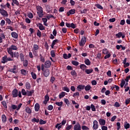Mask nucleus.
<instances>
[{
    "instance_id": "f257e3e1",
    "label": "nucleus",
    "mask_w": 130,
    "mask_h": 130,
    "mask_svg": "<svg viewBox=\"0 0 130 130\" xmlns=\"http://www.w3.org/2000/svg\"><path fill=\"white\" fill-rule=\"evenodd\" d=\"M13 50H18V47L14 45H11L10 47L7 48V51L11 56V57H14V52Z\"/></svg>"
},
{
    "instance_id": "f03ea898",
    "label": "nucleus",
    "mask_w": 130,
    "mask_h": 130,
    "mask_svg": "<svg viewBox=\"0 0 130 130\" xmlns=\"http://www.w3.org/2000/svg\"><path fill=\"white\" fill-rule=\"evenodd\" d=\"M12 96L13 98H17L18 97L19 98H22V94L21 93V91H18L17 88H14L12 91Z\"/></svg>"
},
{
    "instance_id": "7ed1b4c3",
    "label": "nucleus",
    "mask_w": 130,
    "mask_h": 130,
    "mask_svg": "<svg viewBox=\"0 0 130 130\" xmlns=\"http://www.w3.org/2000/svg\"><path fill=\"white\" fill-rule=\"evenodd\" d=\"M36 9L37 10V14L40 17V18H42L43 17V10L42 9V7L41 6H38L36 7Z\"/></svg>"
},
{
    "instance_id": "20e7f679",
    "label": "nucleus",
    "mask_w": 130,
    "mask_h": 130,
    "mask_svg": "<svg viewBox=\"0 0 130 130\" xmlns=\"http://www.w3.org/2000/svg\"><path fill=\"white\" fill-rule=\"evenodd\" d=\"M38 49H39V46L37 44H34L32 49V53L35 56L38 55Z\"/></svg>"
},
{
    "instance_id": "39448f33",
    "label": "nucleus",
    "mask_w": 130,
    "mask_h": 130,
    "mask_svg": "<svg viewBox=\"0 0 130 130\" xmlns=\"http://www.w3.org/2000/svg\"><path fill=\"white\" fill-rule=\"evenodd\" d=\"M86 37H82L81 40V41L79 42V44L80 46H84L85 44H86Z\"/></svg>"
},
{
    "instance_id": "423d86ee",
    "label": "nucleus",
    "mask_w": 130,
    "mask_h": 130,
    "mask_svg": "<svg viewBox=\"0 0 130 130\" xmlns=\"http://www.w3.org/2000/svg\"><path fill=\"white\" fill-rule=\"evenodd\" d=\"M9 71L14 74H17L18 73V67L17 66H14L13 68L9 69Z\"/></svg>"
},
{
    "instance_id": "0eeeda50",
    "label": "nucleus",
    "mask_w": 130,
    "mask_h": 130,
    "mask_svg": "<svg viewBox=\"0 0 130 130\" xmlns=\"http://www.w3.org/2000/svg\"><path fill=\"white\" fill-rule=\"evenodd\" d=\"M0 13L3 17H9V14H8V12L4 9H0Z\"/></svg>"
},
{
    "instance_id": "6e6552de",
    "label": "nucleus",
    "mask_w": 130,
    "mask_h": 130,
    "mask_svg": "<svg viewBox=\"0 0 130 130\" xmlns=\"http://www.w3.org/2000/svg\"><path fill=\"white\" fill-rule=\"evenodd\" d=\"M76 13V9H71L67 13V16L69 17L70 15H74Z\"/></svg>"
},
{
    "instance_id": "1a4fd4ad",
    "label": "nucleus",
    "mask_w": 130,
    "mask_h": 130,
    "mask_svg": "<svg viewBox=\"0 0 130 130\" xmlns=\"http://www.w3.org/2000/svg\"><path fill=\"white\" fill-rule=\"evenodd\" d=\"M37 26L41 31H43V30H45V27H44V26H43V24H42V23H38L37 24Z\"/></svg>"
},
{
    "instance_id": "9d476101",
    "label": "nucleus",
    "mask_w": 130,
    "mask_h": 130,
    "mask_svg": "<svg viewBox=\"0 0 130 130\" xmlns=\"http://www.w3.org/2000/svg\"><path fill=\"white\" fill-rule=\"evenodd\" d=\"M44 66L45 68H50V66H51V62H50V60H47L45 62Z\"/></svg>"
},
{
    "instance_id": "9b49d317",
    "label": "nucleus",
    "mask_w": 130,
    "mask_h": 130,
    "mask_svg": "<svg viewBox=\"0 0 130 130\" xmlns=\"http://www.w3.org/2000/svg\"><path fill=\"white\" fill-rule=\"evenodd\" d=\"M93 129H97L98 128V121L97 120L93 121Z\"/></svg>"
},
{
    "instance_id": "f8f14e48",
    "label": "nucleus",
    "mask_w": 130,
    "mask_h": 130,
    "mask_svg": "<svg viewBox=\"0 0 130 130\" xmlns=\"http://www.w3.org/2000/svg\"><path fill=\"white\" fill-rule=\"evenodd\" d=\"M1 7L3 8L4 9H6V8H8V9H10V7H11V5L9 2H7L6 5L1 4Z\"/></svg>"
},
{
    "instance_id": "ddd939ff",
    "label": "nucleus",
    "mask_w": 130,
    "mask_h": 130,
    "mask_svg": "<svg viewBox=\"0 0 130 130\" xmlns=\"http://www.w3.org/2000/svg\"><path fill=\"white\" fill-rule=\"evenodd\" d=\"M74 130H81V125L77 123V124L74 126Z\"/></svg>"
},
{
    "instance_id": "4468645a",
    "label": "nucleus",
    "mask_w": 130,
    "mask_h": 130,
    "mask_svg": "<svg viewBox=\"0 0 130 130\" xmlns=\"http://www.w3.org/2000/svg\"><path fill=\"white\" fill-rule=\"evenodd\" d=\"M77 89L78 90V91H81V90H84V89H85V85H79L77 87Z\"/></svg>"
},
{
    "instance_id": "2eb2a0df",
    "label": "nucleus",
    "mask_w": 130,
    "mask_h": 130,
    "mask_svg": "<svg viewBox=\"0 0 130 130\" xmlns=\"http://www.w3.org/2000/svg\"><path fill=\"white\" fill-rule=\"evenodd\" d=\"M44 77H47L48 76H49V74H50V72H49V70L48 69H46L44 71Z\"/></svg>"
},
{
    "instance_id": "dca6fc26",
    "label": "nucleus",
    "mask_w": 130,
    "mask_h": 130,
    "mask_svg": "<svg viewBox=\"0 0 130 130\" xmlns=\"http://www.w3.org/2000/svg\"><path fill=\"white\" fill-rule=\"evenodd\" d=\"M1 62L2 63H6V62H8V56L5 55L4 57H3Z\"/></svg>"
},
{
    "instance_id": "f3484780",
    "label": "nucleus",
    "mask_w": 130,
    "mask_h": 130,
    "mask_svg": "<svg viewBox=\"0 0 130 130\" xmlns=\"http://www.w3.org/2000/svg\"><path fill=\"white\" fill-rule=\"evenodd\" d=\"M49 101V96L48 94L45 96V100L43 102L44 104H47V102Z\"/></svg>"
},
{
    "instance_id": "a211bd4d",
    "label": "nucleus",
    "mask_w": 130,
    "mask_h": 130,
    "mask_svg": "<svg viewBox=\"0 0 130 130\" xmlns=\"http://www.w3.org/2000/svg\"><path fill=\"white\" fill-rule=\"evenodd\" d=\"M71 56H72V55L71 54V53L68 54V55L66 53L63 54V58H64V59H68L70 57H71Z\"/></svg>"
},
{
    "instance_id": "6ab92c4d",
    "label": "nucleus",
    "mask_w": 130,
    "mask_h": 130,
    "mask_svg": "<svg viewBox=\"0 0 130 130\" xmlns=\"http://www.w3.org/2000/svg\"><path fill=\"white\" fill-rule=\"evenodd\" d=\"M99 121L100 125H105V123H106V121H105V120L103 119H100Z\"/></svg>"
},
{
    "instance_id": "aec40b11",
    "label": "nucleus",
    "mask_w": 130,
    "mask_h": 130,
    "mask_svg": "<svg viewBox=\"0 0 130 130\" xmlns=\"http://www.w3.org/2000/svg\"><path fill=\"white\" fill-rule=\"evenodd\" d=\"M85 72L86 73V74H87V75H90V74H92V73H93V69H85Z\"/></svg>"
},
{
    "instance_id": "412c9836",
    "label": "nucleus",
    "mask_w": 130,
    "mask_h": 130,
    "mask_svg": "<svg viewBox=\"0 0 130 130\" xmlns=\"http://www.w3.org/2000/svg\"><path fill=\"white\" fill-rule=\"evenodd\" d=\"M11 36L13 38H15V39H17L18 38V34L16 33V32H11Z\"/></svg>"
},
{
    "instance_id": "4be33fe9",
    "label": "nucleus",
    "mask_w": 130,
    "mask_h": 130,
    "mask_svg": "<svg viewBox=\"0 0 130 130\" xmlns=\"http://www.w3.org/2000/svg\"><path fill=\"white\" fill-rule=\"evenodd\" d=\"M2 122H7V116L5 114H3L2 115Z\"/></svg>"
},
{
    "instance_id": "5701e85b",
    "label": "nucleus",
    "mask_w": 130,
    "mask_h": 130,
    "mask_svg": "<svg viewBox=\"0 0 130 130\" xmlns=\"http://www.w3.org/2000/svg\"><path fill=\"white\" fill-rule=\"evenodd\" d=\"M66 94H67V93H66L65 92H63V91L61 92L59 94V99H61V98H63V97L66 96Z\"/></svg>"
},
{
    "instance_id": "b1692460",
    "label": "nucleus",
    "mask_w": 130,
    "mask_h": 130,
    "mask_svg": "<svg viewBox=\"0 0 130 130\" xmlns=\"http://www.w3.org/2000/svg\"><path fill=\"white\" fill-rule=\"evenodd\" d=\"M39 109H40V106L39 104L37 103L35 106V111H39Z\"/></svg>"
},
{
    "instance_id": "393cba45",
    "label": "nucleus",
    "mask_w": 130,
    "mask_h": 130,
    "mask_svg": "<svg viewBox=\"0 0 130 130\" xmlns=\"http://www.w3.org/2000/svg\"><path fill=\"white\" fill-rule=\"evenodd\" d=\"M25 111L26 113H28V114H31L32 113V110H31L28 107H27L25 108Z\"/></svg>"
},
{
    "instance_id": "a878e982",
    "label": "nucleus",
    "mask_w": 130,
    "mask_h": 130,
    "mask_svg": "<svg viewBox=\"0 0 130 130\" xmlns=\"http://www.w3.org/2000/svg\"><path fill=\"white\" fill-rule=\"evenodd\" d=\"M91 85L88 84L87 85H86V86H85L84 89L85 91H90L91 89Z\"/></svg>"
},
{
    "instance_id": "bb28decb",
    "label": "nucleus",
    "mask_w": 130,
    "mask_h": 130,
    "mask_svg": "<svg viewBox=\"0 0 130 130\" xmlns=\"http://www.w3.org/2000/svg\"><path fill=\"white\" fill-rule=\"evenodd\" d=\"M42 20L45 26H48V24H47V18H43Z\"/></svg>"
},
{
    "instance_id": "cd10ccee",
    "label": "nucleus",
    "mask_w": 130,
    "mask_h": 130,
    "mask_svg": "<svg viewBox=\"0 0 130 130\" xmlns=\"http://www.w3.org/2000/svg\"><path fill=\"white\" fill-rule=\"evenodd\" d=\"M27 96H32L33 93H34V90H32L31 91L27 90Z\"/></svg>"
},
{
    "instance_id": "c85d7f7f",
    "label": "nucleus",
    "mask_w": 130,
    "mask_h": 130,
    "mask_svg": "<svg viewBox=\"0 0 130 130\" xmlns=\"http://www.w3.org/2000/svg\"><path fill=\"white\" fill-rule=\"evenodd\" d=\"M80 68L81 70H82V71H85V69H87V66L85 65L84 64H81L80 66Z\"/></svg>"
},
{
    "instance_id": "c756f323",
    "label": "nucleus",
    "mask_w": 130,
    "mask_h": 130,
    "mask_svg": "<svg viewBox=\"0 0 130 130\" xmlns=\"http://www.w3.org/2000/svg\"><path fill=\"white\" fill-rule=\"evenodd\" d=\"M25 87L27 90H30V89H31V85L29 82H26Z\"/></svg>"
},
{
    "instance_id": "7c9ffc66",
    "label": "nucleus",
    "mask_w": 130,
    "mask_h": 130,
    "mask_svg": "<svg viewBox=\"0 0 130 130\" xmlns=\"http://www.w3.org/2000/svg\"><path fill=\"white\" fill-rule=\"evenodd\" d=\"M84 62L86 66H90V64H91V61L89 59H85Z\"/></svg>"
},
{
    "instance_id": "2f4dec72",
    "label": "nucleus",
    "mask_w": 130,
    "mask_h": 130,
    "mask_svg": "<svg viewBox=\"0 0 130 130\" xmlns=\"http://www.w3.org/2000/svg\"><path fill=\"white\" fill-rule=\"evenodd\" d=\"M55 104L57 106H59V107H61V106H62V104H63V103L62 102H56Z\"/></svg>"
},
{
    "instance_id": "473e14b6",
    "label": "nucleus",
    "mask_w": 130,
    "mask_h": 130,
    "mask_svg": "<svg viewBox=\"0 0 130 130\" xmlns=\"http://www.w3.org/2000/svg\"><path fill=\"white\" fill-rule=\"evenodd\" d=\"M31 77L34 80H36L37 79V76L36 75V74H35L34 72L31 73Z\"/></svg>"
},
{
    "instance_id": "72a5a7b5",
    "label": "nucleus",
    "mask_w": 130,
    "mask_h": 130,
    "mask_svg": "<svg viewBox=\"0 0 130 130\" xmlns=\"http://www.w3.org/2000/svg\"><path fill=\"white\" fill-rule=\"evenodd\" d=\"M21 94H22L23 96H26L27 95V91H26L25 89H22Z\"/></svg>"
},
{
    "instance_id": "f704fd0d",
    "label": "nucleus",
    "mask_w": 130,
    "mask_h": 130,
    "mask_svg": "<svg viewBox=\"0 0 130 130\" xmlns=\"http://www.w3.org/2000/svg\"><path fill=\"white\" fill-rule=\"evenodd\" d=\"M125 84V80L122 79L121 81V83H120V87L121 88H123V86H124Z\"/></svg>"
},
{
    "instance_id": "c9c22d12",
    "label": "nucleus",
    "mask_w": 130,
    "mask_h": 130,
    "mask_svg": "<svg viewBox=\"0 0 130 130\" xmlns=\"http://www.w3.org/2000/svg\"><path fill=\"white\" fill-rule=\"evenodd\" d=\"M1 103L4 107L6 108V109L8 108V106H7V103L6 102V101H3Z\"/></svg>"
},
{
    "instance_id": "e433bc0d",
    "label": "nucleus",
    "mask_w": 130,
    "mask_h": 130,
    "mask_svg": "<svg viewBox=\"0 0 130 130\" xmlns=\"http://www.w3.org/2000/svg\"><path fill=\"white\" fill-rule=\"evenodd\" d=\"M27 17H28L29 19H33L34 18L33 14L31 12L28 13L27 14Z\"/></svg>"
},
{
    "instance_id": "4c0bfd02",
    "label": "nucleus",
    "mask_w": 130,
    "mask_h": 130,
    "mask_svg": "<svg viewBox=\"0 0 130 130\" xmlns=\"http://www.w3.org/2000/svg\"><path fill=\"white\" fill-rule=\"evenodd\" d=\"M72 64H73V66H75V67H77V66H79V62H78L77 61L73 60L72 61Z\"/></svg>"
},
{
    "instance_id": "58836bf2",
    "label": "nucleus",
    "mask_w": 130,
    "mask_h": 130,
    "mask_svg": "<svg viewBox=\"0 0 130 130\" xmlns=\"http://www.w3.org/2000/svg\"><path fill=\"white\" fill-rule=\"evenodd\" d=\"M21 73L22 74V75H23L24 76H26V75H27V71L24 69H22L21 70Z\"/></svg>"
},
{
    "instance_id": "ea45409f",
    "label": "nucleus",
    "mask_w": 130,
    "mask_h": 130,
    "mask_svg": "<svg viewBox=\"0 0 130 130\" xmlns=\"http://www.w3.org/2000/svg\"><path fill=\"white\" fill-rule=\"evenodd\" d=\"M62 90L63 91H66V92H70V88L67 86H64V87L62 88Z\"/></svg>"
},
{
    "instance_id": "a19ab883",
    "label": "nucleus",
    "mask_w": 130,
    "mask_h": 130,
    "mask_svg": "<svg viewBox=\"0 0 130 130\" xmlns=\"http://www.w3.org/2000/svg\"><path fill=\"white\" fill-rule=\"evenodd\" d=\"M61 126H62L61 123L57 124L55 125L56 128H58V130H59V129H60V128H61Z\"/></svg>"
},
{
    "instance_id": "79ce46f5",
    "label": "nucleus",
    "mask_w": 130,
    "mask_h": 130,
    "mask_svg": "<svg viewBox=\"0 0 130 130\" xmlns=\"http://www.w3.org/2000/svg\"><path fill=\"white\" fill-rule=\"evenodd\" d=\"M122 36V32H119L118 34H116V37H117V38H120Z\"/></svg>"
},
{
    "instance_id": "37998d69",
    "label": "nucleus",
    "mask_w": 130,
    "mask_h": 130,
    "mask_svg": "<svg viewBox=\"0 0 130 130\" xmlns=\"http://www.w3.org/2000/svg\"><path fill=\"white\" fill-rule=\"evenodd\" d=\"M81 128L83 130H89V129H90V128H89L88 126H85V125L82 126Z\"/></svg>"
},
{
    "instance_id": "c03bdc74",
    "label": "nucleus",
    "mask_w": 130,
    "mask_h": 130,
    "mask_svg": "<svg viewBox=\"0 0 130 130\" xmlns=\"http://www.w3.org/2000/svg\"><path fill=\"white\" fill-rule=\"evenodd\" d=\"M40 57L41 61H42V62H44V61H45V59L44 58L43 56L41 54H40Z\"/></svg>"
},
{
    "instance_id": "a18cd8bd",
    "label": "nucleus",
    "mask_w": 130,
    "mask_h": 130,
    "mask_svg": "<svg viewBox=\"0 0 130 130\" xmlns=\"http://www.w3.org/2000/svg\"><path fill=\"white\" fill-rule=\"evenodd\" d=\"M73 97H74V98L76 97L78 98L79 97V96H80V93H79V92H76L73 94Z\"/></svg>"
},
{
    "instance_id": "49530a36",
    "label": "nucleus",
    "mask_w": 130,
    "mask_h": 130,
    "mask_svg": "<svg viewBox=\"0 0 130 130\" xmlns=\"http://www.w3.org/2000/svg\"><path fill=\"white\" fill-rule=\"evenodd\" d=\"M129 126L130 124L128 123L124 124V127L126 129H127V128H129Z\"/></svg>"
},
{
    "instance_id": "de8ad7c7",
    "label": "nucleus",
    "mask_w": 130,
    "mask_h": 130,
    "mask_svg": "<svg viewBox=\"0 0 130 130\" xmlns=\"http://www.w3.org/2000/svg\"><path fill=\"white\" fill-rule=\"evenodd\" d=\"M12 2L16 6H19L20 4L19 3V1L17 0H12Z\"/></svg>"
},
{
    "instance_id": "09e8293b",
    "label": "nucleus",
    "mask_w": 130,
    "mask_h": 130,
    "mask_svg": "<svg viewBox=\"0 0 130 130\" xmlns=\"http://www.w3.org/2000/svg\"><path fill=\"white\" fill-rule=\"evenodd\" d=\"M103 53L104 54H107V53H108V50H107V48H104L103 50Z\"/></svg>"
},
{
    "instance_id": "8fccbe9b",
    "label": "nucleus",
    "mask_w": 130,
    "mask_h": 130,
    "mask_svg": "<svg viewBox=\"0 0 130 130\" xmlns=\"http://www.w3.org/2000/svg\"><path fill=\"white\" fill-rule=\"evenodd\" d=\"M90 108H91L92 111H96V108H95V106H94V105L91 104L90 106Z\"/></svg>"
},
{
    "instance_id": "3c124183",
    "label": "nucleus",
    "mask_w": 130,
    "mask_h": 130,
    "mask_svg": "<svg viewBox=\"0 0 130 130\" xmlns=\"http://www.w3.org/2000/svg\"><path fill=\"white\" fill-rule=\"evenodd\" d=\"M50 54H51L52 57H54L55 56V52H54V50L51 51Z\"/></svg>"
},
{
    "instance_id": "603ef678",
    "label": "nucleus",
    "mask_w": 130,
    "mask_h": 130,
    "mask_svg": "<svg viewBox=\"0 0 130 130\" xmlns=\"http://www.w3.org/2000/svg\"><path fill=\"white\" fill-rule=\"evenodd\" d=\"M58 42H59L58 40L56 39V40H53L52 43L54 45H55V44H57V43H58Z\"/></svg>"
},
{
    "instance_id": "864d4df0",
    "label": "nucleus",
    "mask_w": 130,
    "mask_h": 130,
    "mask_svg": "<svg viewBox=\"0 0 130 130\" xmlns=\"http://www.w3.org/2000/svg\"><path fill=\"white\" fill-rule=\"evenodd\" d=\"M110 56H111V54L110 53H109L105 56L104 58L105 59H107V58H109Z\"/></svg>"
},
{
    "instance_id": "5fc2aeb1",
    "label": "nucleus",
    "mask_w": 130,
    "mask_h": 130,
    "mask_svg": "<svg viewBox=\"0 0 130 130\" xmlns=\"http://www.w3.org/2000/svg\"><path fill=\"white\" fill-rule=\"evenodd\" d=\"M73 127V125H68L66 128V130H70L71 129V128H72Z\"/></svg>"
},
{
    "instance_id": "6e6d98bb",
    "label": "nucleus",
    "mask_w": 130,
    "mask_h": 130,
    "mask_svg": "<svg viewBox=\"0 0 130 130\" xmlns=\"http://www.w3.org/2000/svg\"><path fill=\"white\" fill-rule=\"evenodd\" d=\"M6 21L7 23H8V24H9V25H10V24H11V23H12L11 19H10L9 18H6Z\"/></svg>"
},
{
    "instance_id": "4d7b16f0",
    "label": "nucleus",
    "mask_w": 130,
    "mask_h": 130,
    "mask_svg": "<svg viewBox=\"0 0 130 130\" xmlns=\"http://www.w3.org/2000/svg\"><path fill=\"white\" fill-rule=\"evenodd\" d=\"M28 66V60H25L23 61V67H27Z\"/></svg>"
},
{
    "instance_id": "13d9d810",
    "label": "nucleus",
    "mask_w": 130,
    "mask_h": 130,
    "mask_svg": "<svg viewBox=\"0 0 130 130\" xmlns=\"http://www.w3.org/2000/svg\"><path fill=\"white\" fill-rule=\"evenodd\" d=\"M17 57L18 58V57L19 56V53L18 52H14L13 53V57Z\"/></svg>"
},
{
    "instance_id": "bf43d9fd",
    "label": "nucleus",
    "mask_w": 130,
    "mask_h": 130,
    "mask_svg": "<svg viewBox=\"0 0 130 130\" xmlns=\"http://www.w3.org/2000/svg\"><path fill=\"white\" fill-rule=\"evenodd\" d=\"M113 63H114V64H118V61L117 60V59L113 60Z\"/></svg>"
},
{
    "instance_id": "052dcab7",
    "label": "nucleus",
    "mask_w": 130,
    "mask_h": 130,
    "mask_svg": "<svg viewBox=\"0 0 130 130\" xmlns=\"http://www.w3.org/2000/svg\"><path fill=\"white\" fill-rule=\"evenodd\" d=\"M25 20L26 23H27V24H30V23H31V20H30L28 18H25Z\"/></svg>"
},
{
    "instance_id": "680f3d73",
    "label": "nucleus",
    "mask_w": 130,
    "mask_h": 130,
    "mask_svg": "<svg viewBox=\"0 0 130 130\" xmlns=\"http://www.w3.org/2000/svg\"><path fill=\"white\" fill-rule=\"evenodd\" d=\"M114 106H115V107H119L120 106V105H119V102H116L115 103Z\"/></svg>"
},
{
    "instance_id": "e2e57ef3",
    "label": "nucleus",
    "mask_w": 130,
    "mask_h": 130,
    "mask_svg": "<svg viewBox=\"0 0 130 130\" xmlns=\"http://www.w3.org/2000/svg\"><path fill=\"white\" fill-rule=\"evenodd\" d=\"M71 75L72 76H77V72L75 70H73L71 72Z\"/></svg>"
},
{
    "instance_id": "0e129e2a",
    "label": "nucleus",
    "mask_w": 130,
    "mask_h": 130,
    "mask_svg": "<svg viewBox=\"0 0 130 130\" xmlns=\"http://www.w3.org/2000/svg\"><path fill=\"white\" fill-rule=\"evenodd\" d=\"M37 35V36H38V37H40V38L41 37V31H40L39 29L38 30Z\"/></svg>"
},
{
    "instance_id": "69168bd1",
    "label": "nucleus",
    "mask_w": 130,
    "mask_h": 130,
    "mask_svg": "<svg viewBox=\"0 0 130 130\" xmlns=\"http://www.w3.org/2000/svg\"><path fill=\"white\" fill-rule=\"evenodd\" d=\"M129 102H130V98L127 99L126 100H125V103L126 105H127V104H129Z\"/></svg>"
},
{
    "instance_id": "338daca9",
    "label": "nucleus",
    "mask_w": 130,
    "mask_h": 130,
    "mask_svg": "<svg viewBox=\"0 0 130 130\" xmlns=\"http://www.w3.org/2000/svg\"><path fill=\"white\" fill-rule=\"evenodd\" d=\"M46 123V121H44L42 119H41L40 121V124H45Z\"/></svg>"
},
{
    "instance_id": "774afa93",
    "label": "nucleus",
    "mask_w": 130,
    "mask_h": 130,
    "mask_svg": "<svg viewBox=\"0 0 130 130\" xmlns=\"http://www.w3.org/2000/svg\"><path fill=\"white\" fill-rule=\"evenodd\" d=\"M107 76H108V77H111V71H110V70H109L107 72Z\"/></svg>"
}]
</instances>
